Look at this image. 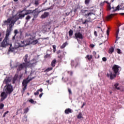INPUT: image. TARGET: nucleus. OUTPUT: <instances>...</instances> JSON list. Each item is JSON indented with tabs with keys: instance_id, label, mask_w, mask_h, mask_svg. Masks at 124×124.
<instances>
[{
	"instance_id": "24",
	"label": "nucleus",
	"mask_w": 124,
	"mask_h": 124,
	"mask_svg": "<svg viewBox=\"0 0 124 124\" xmlns=\"http://www.w3.org/2000/svg\"><path fill=\"white\" fill-rule=\"evenodd\" d=\"M119 87V83H115L114 88H115L116 90L119 91L120 90V87Z\"/></svg>"
},
{
	"instance_id": "56",
	"label": "nucleus",
	"mask_w": 124,
	"mask_h": 124,
	"mask_svg": "<svg viewBox=\"0 0 124 124\" xmlns=\"http://www.w3.org/2000/svg\"><path fill=\"white\" fill-rule=\"evenodd\" d=\"M109 28H108V30L107 31V35H109Z\"/></svg>"
},
{
	"instance_id": "16",
	"label": "nucleus",
	"mask_w": 124,
	"mask_h": 124,
	"mask_svg": "<svg viewBox=\"0 0 124 124\" xmlns=\"http://www.w3.org/2000/svg\"><path fill=\"white\" fill-rule=\"evenodd\" d=\"M39 92H40V93H42V92H43V89H42V88H41L38 90L36 92L34 93V95H38V94H39Z\"/></svg>"
},
{
	"instance_id": "32",
	"label": "nucleus",
	"mask_w": 124,
	"mask_h": 124,
	"mask_svg": "<svg viewBox=\"0 0 124 124\" xmlns=\"http://www.w3.org/2000/svg\"><path fill=\"white\" fill-rule=\"evenodd\" d=\"M29 102H30L32 104H35V103H36V102H35L33 100H32V99H31L29 100Z\"/></svg>"
},
{
	"instance_id": "37",
	"label": "nucleus",
	"mask_w": 124,
	"mask_h": 124,
	"mask_svg": "<svg viewBox=\"0 0 124 124\" xmlns=\"http://www.w3.org/2000/svg\"><path fill=\"white\" fill-rule=\"evenodd\" d=\"M39 0H36L35 1V5L37 6L39 5Z\"/></svg>"
},
{
	"instance_id": "23",
	"label": "nucleus",
	"mask_w": 124,
	"mask_h": 124,
	"mask_svg": "<svg viewBox=\"0 0 124 124\" xmlns=\"http://www.w3.org/2000/svg\"><path fill=\"white\" fill-rule=\"evenodd\" d=\"M53 69V67H50L46 69L45 71V72H49V71H51Z\"/></svg>"
},
{
	"instance_id": "12",
	"label": "nucleus",
	"mask_w": 124,
	"mask_h": 124,
	"mask_svg": "<svg viewBox=\"0 0 124 124\" xmlns=\"http://www.w3.org/2000/svg\"><path fill=\"white\" fill-rule=\"evenodd\" d=\"M64 113L66 115H68V114L73 113V110H72L71 108H68L65 110Z\"/></svg>"
},
{
	"instance_id": "57",
	"label": "nucleus",
	"mask_w": 124,
	"mask_h": 124,
	"mask_svg": "<svg viewBox=\"0 0 124 124\" xmlns=\"http://www.w3.org/2000/svg\"><path fill=\"white\" fill-rule=\"evenodd\" d=\"M93 56H95V55H96V52L93 51Z\"/></svg>"
},
{
	"instance_id": "48",
	"label": "nucleus",
	"mask_w": 124,
	"mask_h": 124,
	"mask_svg": "<svg viewBox=\"0 0 124 124\" xmlns=\"http://www.w3.org/2000/svg\"><path fill=\"white\" fill-rule=\"evenodd\" d=\"M10 66L11 67H12V68H17V65L14 66V67H12V64H11V63H10Z\"/></svg>"
},
{
	"instance_id": "54",
	"label": "nucleus",
	"mask_w": 124,
	"mask_h": 124,
	"mask_svg": "<svg viewBox=\"0 0 124 124\" xmlns=\"http://www.w3.org/2000/svg\"><path fill=\"white\" fill-rule=\"evenodd\" d=\"M104 2H101L100 3V5H101V6H103V5H104Z\"/></svg>"
},
{
	"instance_id": "28",
	"label": "nucleus",
	"mask_w": 124,
	"mask_h": 124,
	"mask_svg": "<svg viewBox=\"0 0 124 124\" xmlns=\"http://www.w3.org/2000/svg\"><path fill=\"white\" fill-rule=\"evenodd\" d=\"M69 35L70 37H71L72 35H73V31L72 30H70L69 31Z\"/></svg>"
},
{
	"instance_id": "17",
	"label": "nucleus",
	"mask_w": 124,
	"mask_h": 124,
	"mask_svg": "<svg viewBox=\"0 0 124 124\" xmlns=\"http://www.w3.org/2000/svg\"><path fill=\"white\" fill-rule=\"evenodd\" d=\"M88 12H91V13H93L94 14V12H95V8L93 7H91L90 10H88Z\"/></svg>"
},
{
	"instance_id": "41",
	"label": "nucleus",
	"mask_w": 124,
	"mask_h": 124,
	"mask_svg": "<svg viewBox=\"0 0 124 124\" xmlns=\"http://www.w3.org/2000/svg\"><path fill=\"white\" fill-rule=\"evenodd\" d=\"M70 13H72V10H71L70 12H67L65 13V16H68Z\"/></svg>"
},
{
	"instance_id": "4",
	"label": "nucleus",
	"mask_w": 124,
	"mask_h": 124,
	"mask_svg": "<svg viewBox=\"0 0 124 124\" xmlns=\"http://www.w3.org/2000/svg\"><path fill=\"white\" fill-rule=\"evenodd\" d=\"M7 29L6 31V36L4 39L3 40L0 44L1 47L4 48L9 45V44L8 43V39L9 35H10V34H11V32H12V29H11V28L8 27H7Z\"/></svg>"
},
{
	"instance_id": "55",
	"label": "nucleus",
	"mask_w": 124,
	"mask_h": 124,
	"mask_svg": "<svg viewBox=\"0 0 124 124\" xmlns=\"http://www.w3.org/2000/svg\"><path fill=\"white\" fill-rule=\"evenodd\" d=\"M90 47H91V48H93V47H94V45L91 44L90 45Z\"/></svg>"
},
{
	"instance_id": "52",
	"label": "nucleus",
	"mask_w": 124,
	"mask_h": 124,
	"mask_svg": "<svg viewBox=\"0 0 124 124\" xmlns=\"http://www.w3.org/2000/svg\"><path fill=\"white\" fill-rule=\"evenodd\" d=\"M58 58L59 59H60V60H61L62 59V55H59V56H58Z\"/></svg>"
},
{
	"instance_id": "19",
	"label": "nucleus",
	"mask_w": 124,
	"mask_h": 124,
	"mask_svg": "<svg viewBox=\"0 0 124 124\" xmlns=\"http://www.w3.org/2000/svg\"><path fill=\"white\" fill-rule=\"evenodd\" d=\"M56 62H57V60H56V59H54L52 61L51 66H52V67H55V66H56Z\"/></svg>"
},
{
	"instance_id": "59",
	"label": "nucleus",
	"mask_w": 124,
	"mask_h": 124,
	"mask_svg": "<svg viewBox=\"0 0 124 124\" xmlns=\"http://www.w3.org/2000/svg\"><path fill=\"white\" fill-rule=\"evenodd\" d=\"M68 73H70V75L72 76L73 74V73L72 71H68Z\"/></svg>"
},
{
	"instance_id": "49",
	"label": "nucleus",
	"mask_w": 124,
	"mask_h": 124,
	"mask_svg": "<svg viewBox=\"0 0 124 124\" xmlns=\"http://www.w3.org/2000/svg\"><path fill=\"white\" fill-rule=\"evenodd\" d=\"M108 10H111V5H108Z\"/></svg>"
},
{
	"instance_id": "45",
	"label": "nucleus",
	"mask_w": 124,
	"mask_h": 124,
	"mask_svg": "<svg viewBox=\"0 0 124 124\" xmlns=\"http://www.w3.org/2000/svg\"><path fill=\"white\" fill-rule=\"evenodd\" d=\"M15 35H16V34L18 33V30H15L14 31Z\"/></svg>"
},
{
	"instance_id": "63",
	"label": "nucleus",
	"mask_w": 124,
	"mask_h": 124,
	"mask_svg": "<svg viewBox=\"0 0 124 124\" xmlns=\"http://www.w3.org/2000/svg\"><path fill=\"white\" fill-rule=\"evenodd\" d=\"M15 36H16V35H14V36L13 37L12 39L14 41V40H15Z\"/></svg>"
},
{
	"instance_id": "6",
	"label": "nucleus",
	"mask_w": 124,
	"mask_h": 124,
	"mask_svg": "<svg viewBox=\"0 0 124 124\" xmlns=\"http://www.w3.org/2000/svg\"><path fill=\"white\" fill-rule=\"evenodd\" d=\"M3 92H5L8 94H10L13 92V87L11 86V84H7L3 89Z\"/></svg>"
},
{
	"instance_id": "43",
	"label": "nucleus",
	"mask_w": 124,
	"mask_h": 124,
	"mask_svg": "<svg viewBox=\"0 0 124 124\" xmlns=\"http://www.w3.org/2000/svg\"><path fill=\"white\" fill-rule=\"evenodd\" d=\"M117 53L118 54H122V52H121V49L120 48L117 49Z\"/></svg>"
},
{
	"instance_id": "29",
	"label": "nucleus",
	"mask_w": 124,
	"mask_h": 124,
	"mask_svg": "<svg viewBox=\"0 0 124 124\" xmlns=\"http://www.w3.org/2000/svg\"><path fill=\"white\" fill-rule=\"evenodd\" d=\"M89 22H91V20H88V19H85L84 21L82 22V24L83 25H85V24H88Z\"/></svg>"
},
{
	"instance_id": "3",
	"label": "nucleus",
	"mask_w": 124,
	"mask_h": 124,
	"mask_svg": "<svg viewBox=\"0 0 124 124\" xmlns=\"http://www.w3.org/2000/svg\"><path fill=\"white\" fill-rule=\"evenodd\" d=\"M112 69L115 74H113V73H112L111 72H109L107 74L108 77L109 78L110 80H113L114 78H116V76H117V74L119 75V74H120V71L122 70V68H121L120 66L118 65H114L112 67Z\"/></svg>"
},
{
	"instance_id": "14",
	"label": "nucleus",
	"mask_w": 124,
	"mask_h": 124,
	"mask_svg": "<svg viewBox=\"0 0 124 124\" xmlns=\"http://www.w3.org/2000/svg\"><path fill=\"white\" fill-rule=\"evenodd\" d=\"M71 64L72 67L75 66V67H77V65L79 64V63L77 61H72Z\"/></svg>"
},
{
	"instance_id": "62",
	"label": "nucleus",
	"mask_w": 124,
	"mask_h": 124,
	"mask_svg": "<svg viewBox=\"0 0 124 124\" xmlns=\"http://www.w3.org/2000/svg\"><path fill=\"white\" fill-rule=\"evenodd\" d=\"M104 2L105 3L106 2V3H107V4H109V2H108V1L105 0V1H104Z\"/></svg>"
},
{
	"instance_id": "53",
	"label": "nucleus",
	"mask_w": 124,
	"mask_h": 124,
	"mask_svg": "<svg viewBox=\"0 0 124 124\" xmlns=\"http://www.w3.org/2000/svg\"><path fill=\"white\" fill-rule=\"evenodd\" d=\"M114 14H111V15H110L109 16V18H112V17H113V16H114Z\"/></svg>"
},
{
	"instance_id": "5",
	"label": "nucleus",
	"mask_w": 124,
	"mask_h": 124,
	"mask_svg": "<svg viewBox=\"0 0 124 124\" xmlns=\"http://www.w3.org/2000/svg\"><path fill=\"white\" fill-rule=\"evenodd\" d=\"M28 54H26L25 56L23 57L25 62H23L20 64L17 67V71L19 72V71H21L23 68H27L28 67V65L30 63V61L28 60Z\"/></svg>"
},
{
	"instance_id": "20",
	"label": "nucleus",
	"mask_w": 124,
	"mask_h": 124,
	"mask_svg": "<svg viewBox=\"0 0 124 124\" xmlns=\"http://www.w3.org/2000/svg\"><path fill=\"white\" fill-rule=\"evenodd\" d=\"M17 79H18V74H16L13 79V83H15V82H16V80H17Z\"/></svg>"
},
{
	"instance_id": "21",
	"label": "nucleus",
	"mask_w": 124,
	"mask_h": 124,
	"mask_svg": "<svg viewBox=\"0 0 124 124\" xmlns=\"http://www.w3.org/2000/svg\"><path fill=\"white\" fill-rule=\"evenodd\" d=\"M114 52V47H111L108 51L109 54H112Z\"/></svg>"
},
{
	"instance_id": "27",
	"label": "nucleus",
	"mask_w": 124,
	"mask_h": 124,
	"mask_svg": "<svg viewBox=\"0 0 124 124\" xmlns=\"http://www.w3.org/2000/svg\"><path fill=\"white\" fill-rule=\"evenodd\" d=\"M66 45H67V43L65 42L64 44H62V45L61 46V49H63L66 46Z\"/></svg>"
},
{
	"instance_id": "15",
	"label": "nucleus",
	"mask_w": 124,
	"mask_h": 124,
	"mask_svg": "<svg viewBox=\"0 0 124 124\" xmlns=\"http://www.w3.org/2000/svg\"><path fill=\"white\" fill-rule=\"evenodd\" d=\"M28 37L29 38L27 39V40H33V39H34V38H35V36H34V35L32 34H29L28 35Z\"/></svg>"
},
{
	"instance_id": "1",
	"label": "nucleus",
	"mask_w": 124,
	"mask_h": 124,
	"mask_svg": "<svg viewBox=\"0 0 124 124\" xmlns=\"http://www.w3.org/2000/svg\"><path fill=\"white\" fill-rule=\"evenodd\" d=\"M44 39H46V38H39L36 40H26V41H20L18 43H16V46L13 47L12 49L13 52H15L16 50H17L19 47H24V46H26V45H30L31 44H32L33 45H36V44H38V45H40L41 42L44 40Z\"/></svg>"
},
{
	"instance_id": "35",
	"label": "nucleus",
	"mask_w": 124,
	"mask_h": 124,
	"mask_svg": "<svg viewBox=\"0 0 124 124\" xmlns=\"http://www.w3.org/2000/svg\"><path fill=\"white\" fill-rule=\"evenodd\" d=\"M24 110V114H27V113L29 112V110H30V109L29 108H27Z\"/></svg>"
},
{
	"instance_id": "8",
	"label": "nucleus",
	"mask_w": 124,
	"mask_h": 124,
	"mask_svg": "<svg viewBox=\"0 0 124 124\" xmlns=\"http://www.w3.org/2000/svg\"><path fill=\"white\" fill-rule=\"evenodd\" d=\"M8 95V93H5L4 91L1 93L0 94L1 98H0V101H3L6 97H7V95Z\"/></svg>"
},
{
	"instance_id": "50",
	"label": "nucleus",
	"mask_w": 124,
	"mask_h": 124,
	"mask_svg": "<svg viewBox=\"0 0 124 124\" xmlns=\"http://www.w3.org/2000/svg\"><path fill=\"white\" fill-rule=\"evenodd\" d=\"M94 35H95L96 37L97 36V32H96V31H94Z\"/></svg>"
},
{
	"instance_id": "9",
	"label": "nucleus",
	"mask_w": 124,
	"mask_h": 124,
	"mask_svg": "<svg viewBox=\"0 0 124 124\" xmlns=\"http://www.w3.org/2000/svg\"><path fill=\"white\" fill-rule=\"evenodd\" d=\"M75 36L78 41V39H83V34L80 32L76 33L75 34Z\"/></svg>"
},
{
	"instance_id": "39",
	"label": "nucleus",
	"mask_w": 124,
	"mask_h": 124,
	"mask_svg": "<svg viewBox=\"0 0 124 124\" xmlns=\"http://www.w3.org/2000/svg\"><path fill=\"white\" fill-rule=\"evenodd\" d=\"M52 47L53 48V52H54V53H55V52H56V51L57 50V49H56L57 46H56V45H53V46H52Z\"/></svg>"
},
{
	"instance_id": "30",
	"label": "nucleus",
	"mask_w": 124,
	"mask_h": 124,
	"mask_svg": "<svg viewBox=\"0 0 124 124\" xmlns=\"http://www.w3.org/2000/svg\"><path fill=\"white\" fill-rule=\"evenodd\" d=\"M119 10H120V5H118L116 7V9H114V10L113 11V12H116V11H119Z\"/></svg>"
},
{
	"instance_id": "42",
	"label": "nucleus",
	"mask_w": 124,
	"mask_h": 124,
	"mask_svg": "<svg viewBox=\"0 0 124 124\" xmlns=\"http://www.w3.org/2000/svg\"><path fill=\"white\" fill-rule=\"evenodd\" d=\"M119 32H120V29H118L117 31H116V37H118L119 36Z\"/></svg>"
},
{
	"instance_id": "58",
	"label": "nucleus",
	"mask_w": 124,
	"mask_h": 124,
	"mask_svg": "<svg viewBox=\"0 0 124 124\" xmlns=\"http://www.w3.org/2000/svg\"><path fill=\"white\" fill-rule=\"evenodd\" d=\"M42 95H43V93H41L39 95V97H40V98H41V97H42Z\"/></svg>"
},
{
	"instance_id": "25",
	"label": "nucleus",
	"mask_w": 124,
	"mask_h": 124,
	"mask_svg": "<svg viewBox=\"0 0 124 124\" xmlns=\"http://www.w3.org/2000/svg\"><path fill=\"white\" fill-rule=\"evenodd\" d=\"M92 15H94V14L93 13H91L90 12L88 13L87 14H85V17H87V16L88 17H89V16H92Z\"/></svg>"
},
{
	"instance_id": "10",
	"label": "nucleus",
	"mask_w": 124,
	"mask_h": 124,
	"mask_svg": "<svg viewBox=\"0 0 124 124\" xmlns=\"http://www.w3.org/2000/svg\"><path fill=\"white\" fill-rule=\"evenodd\" d=\"M40 12H41V11H38V9L37 8L33 10L32 13L34 16V18H37V16H38Z\"/></svg>"
},
{
	"instance_id": "46",
	"label": "nucleus",
	"mask_w": 124,
	"mask_h": 124,
	"mask_svg": "<svg viewBox=\"0 0 124 124\" xmlns=\"http://www.w3.org/2000/svg\"><path fill=\"white\" fill-rule=\"evenodd\" d=\"M50 57V54H47L45 56V58H49Z\"/></svg>"
},
{
	"instance_id": "44",
	"label": "nucleus",
	"mask_w": 124,
	"mask_h": 124,
	"mask_svg": "<svg viewBox=\"0 0 124 124\" xmlns=\"http://www.w3.org/2000/svg\"><path fill=\"white\" fill-rule=\"evenodd\" d=\"M103 62H106L107 61V58L106 57H103L102 58Z\"/></svg>"
},
{
	"instance_id": "34",
	"label": "nucleus",
	"mask_w": 124,
	"mask_h": 124,
	"mask_svg": "<svg viewBox=\"0 0 124 124\" xmlns=\"http://www.w3.org/2000/svg\"><path fill=\"white\" fill-rule=\"evenodd\" d=\"M31 16H28L26 17V20H27V22H29V21L30 20V19H31Z\"/></svg>"
},
{
	"instance_id": "26",
	"label": "nucleus",
	"mask_w": 124,
	"mask_h": 124,
	"mask_svg": "<svg viewBox=\"0 0 124 124\" xmlns=\"http://www.w3.org/2000/svg\"><path fill=\"white\" fill-rule=\"evenodd\" d=\"M31 13H32V10H27L26 13H25V15H28V14H31Z\"/></svg>"
},
{
	"instance_id": "61",
	"label": "nucleus",
	"mask_w": 124,
	"mask_h": 124,
	"mask_svg": "<svg viewBox=\"0 0 124 124\" xmlns=\"http://www.w3.org/2000/svg\"><path fill=\"white\" fill-rule=\"evenodd\" d=\"M68 92L69 93H72L71 90L70 89H68Z\"/></svg>"
},
{
	"instance_id": "2",
	"label": "nucleus",
	"mask_w": 124,
	"mask_h": 124,
	"mask_svg": "<svg viewBox=\"0 0 124 124\" xmlns=\"http://www.w3.org/2000/svg\"><path fill=\"white\" fill-rule=\"evenodd\" d=\"M25 16L26 15H25V14H19L18 16L16 15L12 17L9 18L7 20L4 21L2 24V26H7L8 28H10V29L12 30V28L14 27L15 23H16L19 19H23V18H24Z\"/></svg>"
},
{
	"instance_id": "64",
	"label": "nucleus",
	"mask_w": 124,
	"mask_h": 124,
	"mask_svg": "<svg viewBox=\"0 0 124 124\" xmlns=\"http://www.w3.org/2000/svg\"><path fill=\"white\" fill-rule=\"evenodd\" d=\"M46 83H48V84H49L50 83V80H47L46 81Z\"/></svg>"
},
{
	"instance_id": "60",
	"label": "nucleus",
	"mask_w": 124,
	"mask_h": 124,
	"mask_svg": "<svg viewBox=\"0 0 124 124\" xmlns=\"http://www.w3.org/2000/svg\"><path fill=\"white\" fill-rule=\"evenodd\" d=\"M85 105H86V103H83L82 106H81V108H83Z\"/></svg>"
},
{
	"instance_id": "40",
	"label": "nucleus",
	"mask_w": 124,
	"mask_h": 124,
	"mask_svg": "<svg viewBox=\"0 0 124 124\" xmlns=\"http://www.w3.org/2000/svg\"><path fill=\"white\" fill-rule=\"evenodd\" d=\"M3 107H4V105L3 104H0V109H3Z\"/></svg>"
},
{
	"instance_id": "36",
	"label": "nucleus",
	"mask_w": 124,
	"mask_h": 124,
	"mask_svg": "<svg viewBox=\"0 0 124 124\" xmlns=\"http://www.w3.org/2000/svg\"><path fill=\"white\" fill-rule=\"evenodd\" d=\"M86 58H87L88 60L90 61V60H92V59L93 58V56L91 55L90 56V55H87Z\"/></svg>"
},
{
	"instance_id": "51",
	"label": "nucleus",
	"mask_w": 124,
	"mask_h": 124,
	"mask_svg": "<svg viewBox=\"0 0 124 124\" xmlns=\"http://www.w3.org/2000/svg\"><path fill=\"white\" fill-rule=\"evenodd\" d=\"M2 40V38L1 37V32H0V42Z\"/></svg>"
},
{
	"instance_id": "38",
	"label": "nucleus",
	"mask_w": 124,
	"mask_h": 124,
	"mask_svg": "<svg viewBox=\"0 0 124 124\" xmlns=\"http://www.w3.org/2000/svg\"><path fill=\"white\" fill-rule=\"evenodd\" d=\"M9 113V111H7L5 112H4V114L3 115L2 117L3 118H5V117Z\"/></svg>"
},
{
	"instance_id": "47",
	"label": "nucleus",
	"mask_w": 124,
	"mask_h": 124,
	"mask_svg": "<svg viewBox=\"0 0 124 124\" xmlns=\"http://www.w3.org/2000/svg\"><path fill=\"white\" fill-rule=\"evenodd\" d=\"M61 53H62V50H58L57 52V54L58 55H60V54H61Z\"/></svg>"
},
{
	"instance_id": "18",
	"label": "nucleus",
	"mask_w": 124,
	"mask_h": 124,
	"mask_svg": "<svg viewBox=\"0 0 124 124\" xmlns=\"http://www.w3.org/2000/svg\"><path fill=\"white\" fill-rule=\"evenodd\" d=\"M89 10H81L80 11V14H81V15H83L84 16H85V15H86V14H85L86 13V12H88Z\"/></svg>"
},
{
	"instance_id": "13",
	"label": "nucleus",
	"mask_w": 124,
	"mask_h": 124,
	"mask_svg": "<svg viewBox=\"0 0 124 124\" xmlns=\"http://www.w3.org/2000/svg\"><path fill=\"white\" fill-rule=\"evenodd\" d=\"M10 82H11V78L6 77L4 79V83H5V84H6V85H8V83H10Z\"/></svg>"
},
{
	"instance_id": "11",
	"label": "nucleus",
	"mask_w": 124,
	"mask_h": 124,
	"mask_svg": "<svg viewBox=\"0 0 124 124\" xmlns=\"http://www.w3.org/2000/svg\"><path fill=\"white\" fill-rule=\"evenodd\" d=\"M49 15L50 14L48 12H45L43 15H41V19H45V18H47Z\"/></svg>"
},
{
	"instance_id": "22",
	"label": "nucleus",
	"mask_w": 124,
	"mask_h": 124,
	"mask_svg": "<svg viewBox=\"0 0 124 124\" xmlns=\"http://www.w3.org/2000/svg\"><path fill=\"white\" fill-rule=\"evenodd\" d=\"M29 65L31 67L32 66H35L36 65V62H33L32 63H30Z\"/></svg>"
},
{
	"instance_id": "7",
	"label": "nucleus",
	"mask_w": 124,
	"mask_h": 124,
	"mask_svg": "<svg viewBox=\"0 0 124 124\" xmlns=\"http://www.w3.org/2000/svg\"><path fill=\"white\" fill-rule=\"evenodd\" d=\"M29 78H28L27 79H24L23 82H22V86L23 87V91H26V90H27V86H28V84H29V83H30V82H31V80H32V79H34V78H30L29 79Z\"/></svg>"
},
{
	"instance_id": "31",
	"label": "nucleus",
	"mask_w": 124,
	"mask_h": 124,
	"mask_svg": "<svg viewBox=\"0 0 124 124\" xmlns=\"http://www.w3.org/2000/svg\"><path fill=\"white\" fill-rule=\"evenodd\" d=\"M78 119H82L83 118V116H82V113L80 112L78 115L77 116Z\"/></svg>"
},
{
	"instance_id": "33",
	"label": "nucleus",
	"mask_w": 124,
	"mask_h": 124,
	"mask_svg": "<svg viewBox=\"0 0 124 124\" xmlns=\"http://www.w3.org/2000/svg\"><path fill=\"white\" fill-rule=\"evenodd\" d=\"M90 1H91V0H85V3L86 5H89L90 4Z\"/></svg>"
}]
</instances>
